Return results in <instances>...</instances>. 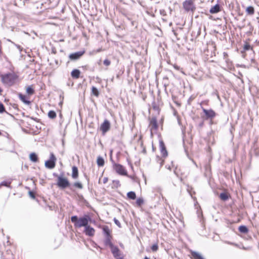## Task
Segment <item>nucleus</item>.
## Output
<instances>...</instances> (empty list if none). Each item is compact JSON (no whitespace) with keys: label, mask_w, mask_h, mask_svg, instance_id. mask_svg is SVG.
<instances>
[{"label":"nucleus","mask_w":259,"mask_h":259,"mask_svg":"<svg viewBox=\"0 0 259 259\" xmlns=\"http://www.w3.org/2000/svg\"><path fill=\"white\" fill-rule=\"evenodd\" d=\"M1 77L2 82L9 87L13 85L17 79V76L13 73L2 75Z\"/></svg>","instance_id":"1"},{"label":"nucleus","mask_w":259,"mask_h":259,"mask_svg":"<svg viewBox=\"0 0 259 259\" xmlns=\"http://www.w3.org/2000/svg\"><path fill=\"white\" fill-rule=\"evenodd\" d=\"M89 217L86 216L85 217L78 218L77 216H73L71 217V221L74 223V226L76 228H80L82 227H86L89 223Z\"/></svg>","instance_id":"2"},{"label":"nucleus","mask_w":259,"mask_h":259,"mask_svg":"<svg viewBox=\"0 0 259 259\" xmlns=\"http://www.w3.org/2000/svg\"><path fill=\"white\" fill-rule=\"evenodd\" d=\"M113 169L120 175H127V172L125 167L120 164L114 163L113 165Z\"/></svg>","instance_id":"3"},{"label":"nucleus","mask_w":259,"mask_h":259,"mask_svg":"<svg viewBox=\"0 0 259 259\" xmlns=\"http://www.w3.org/2000/svg\"><path fill=\"white\" fill-rule=\"evenodd\" d=\"M56 157L53 153H51L50 154V160L46 161L45 162L46 167L50 169L54 168L56 165Z\"/></svg>","instance_id":"4"},{"label":"nucleus","mask_w":259,"mask_h":259,"mask_svg":"<svg viewBox=\"0 0 259 259\" xmlns=\"http://www.w3.org/2000/svg\"><path fill=\"white\" fill-rule=\"evenodd\" d=\"M183 7L186 11L194 12L195 10V7L194 5L193 0H186L183 4Z\"/></svg>","instance_id":"5"},{"label":"nucleus","mask_w":259,"mask_h":259,"mask_svg":"<svg viewBox=\"0 0 259 259\" xmlns=\"http://www.w3.org/2000/svg\"><path fill=\"white\" fill-rule=\"evenodd\" d=\"M57 185L60 188H65L69 186V183L66 178L59 177L58 178Z\"/></svg>","instance_id":"6"},{"label":"nucleus","mask_w":259,"mask_h":259,"mask_svg":"<svg viewBox=\"0 0 259 259\" xmlns=\"http://www.w3.org/2000/svg\"><path fill=\"white\" fill-rule=\"evenodd\" d=\"M110 127V123L107 120H105L104 122L101 125L100 129L103 134L108 131Z\"/></svg>","instance_id":"7"},{"label":"nucleus","mask_w":259,"mask_h":259,"mask_svg":"<svg viewBox=\"0 0 259 259\" xmlns=\"http://www.w3.org/2000/svg\"><path fill=\"white\" fill-rule=\"evenodd\" d=\"M84 53V51H79L72 53L69 55V58L71 60H76L78 59Z\"/></svg>","instance_id":"8"},{"label":"nucleus","mask_w":259,"mask_h":259,"mask_svg":"<svg viewBox=\"0 0 259 259\" xmlns=\"http://www.w3.org/2000/svg\"><path fill=\"white\" fill-rule=\"evenodd\" d=\"M84 232L87 235L93 236L95 234V231L93 228L88 226V225L86 227H85Z\"/></svg>","instance_id":"9"},{"label":"nucleus","mask_w":259,"mask_h":259,"mask_svg":"<svg viewBox=\"0 0 259 259\" xmlns=\"http://www.w3.org/2000/svg\"><path fill=\"white\" fill-rule=\"evenodd\" d=\"M149 127H150L151 131L155 130L157 129L158 125L156 118H152L150 120Z\"/></svg>","instance_id":"10"},{"label":"nucleus","mask_w":259,"mask_h":259,"mask_svg":"<svg viewBox=\"0 0 259 259\" xmlns=\"http://www.w3.org/2000/svg\"><path fill=\"white\" fill-rule=\"evenodd\" d=\"M203 111L207 118H213L215 115V112L212 110H206L203 108Z\"/></svg>","instance_id":"11"},{"label":"nucleus","mask_w":259,"mask_h":259,"mask_svg":"<svg viewBox=\"0 0 259 259\" xmlns=\"http://www.w3.org/2000/svg\"><path fill=\"white\" fill-rule=\"evenodd\" d=\"M104 233L106 235V243H109L110 242V230L108 227L105 226L103 228Z\"/></svg>","instance_id":"12"},{"label":"nucleus","mask_w":259,"mask_h":259,"mask_svg":"<svg viewBox=\"0 0 259 259\" xmlns=\"http://www.w3.org/2000/svg\"><path fill=\"white\" fill-rule=\"evenodd\" d=\"M220 11V7L219 5H215L214 6L211 7L210 9L209 12L211 14L217 13Z\"/></svg>","instance_id":"13"},{"label":"nucleus","mask_w":259,"mask_h":259,"mask_svg":"<svg viewBox=\"0 0 259 259\" xmlns=\"http://www.w3.org/2000/svg\"><path fill=\"white\" fill-rule=\"evenodd\" d=\"M160 146L161 148V152L162 155L163 156H166L167 155V152L163 142L161 141L160 142Z\"/></svg>","instance_id":"14"},{"label":"nucleus","mask_w":259,"mask_h":259,"mask_svg":"<svg viewBox=\"0 0 259 259\" xmlns=\"http://www.w3.org/2000/svg\"><path fill=\"white\" fill-rule=\"evenodd\" d=\"M78 171L77 167L74 166L72 167V177L74 179H76L78 178Z\"/></svg>","instance_id":"15"},{"label":"nucleus","mask_w":259,"mask_h":259,"mask_svg":"<svg viewBox=\"0 0 259 259\" xmlns=\"http://www.w3.org/2000/svg\"><path fill=\"white\" fill-rule=\"evenodd\" d=\"M191 255L193 259H204L200 253L195 251H192Z\"/></svg>","instance_id":"16"},{"label":"nucleus","mask_w":259,"mask_h":259,"mask_svg":"<svg viewBox=\"0 0 259 259\" xmlns=\"http://www.w3.org/2000/svg\"><path fill=\"white\" fill-rule=\"evenodd\" d=\"M26 93L28 95H32L34 94V90L33 87V85H30L26 87Z\"/></svg>","instance_id":"17"},{"label":"nucleus","mask_w":259,"mask_h":259,"mask_svg":"<svg viewBox=\"0 0 259 259\" xmlns=\"http://www.w3.org/2000/svg\"><path fill=\"white\" fill-rule=\"evenodd\" d=\"M80 72L78 69H74L71 72V76L72 77L78 78L79 77Z\"/></svg>","instance_id":"18"},{"label":"nucleus","mask_w":259,"mask_h":259,"mask_svg":"<svg viewBox=\"0 0 259 259\" xmlns=\"http://www.w3.org/2000/svg\"><path fill=\"white\" fill-rule=\"evenodd\" d=\"M19 99L25 104L29 105L30 102L26 99V96L21 94H19Z\"/></svg>","instance_id":"19"},{"label":"nucleus","mask_w":259,"mask_h":259,"mask_svg":"<svg viewBox=\"0 0 259 259\" xmlns=\"http://www.w3.org/2000/svg\"><path fill=\"white\" fill-rule=\"evenodd\" d=\"M246 13L249 15H253L254 13V9L253 7L249 6L246 9Z\"/></svg>","instance_id":"20"},{"label":"nucleus","mask_w":259,"mask_h":259,"mask_svg":"<svg viewBox=\"0 0 259 259\" xmlns=\"http://www.w3.org/2000/svg\"><path fill=\"white\" fill-rule=\"evenodd\" d=\"M29 158L31 161L33 162H36L38 160L36 154L34 153H32L29 155Z\"/></svg>","instance_id":"21"},{"label":"nucleus","mask_w":259,"mask_h":259,"mask_svg":"<svg viewBox=\"0 0 259 259\" xmlns=\"http://www.w3.org/2000/svg\"><path fill=\"white\" fill-rule=\"evenodd\" d=\"M97 162L99 166H102L104 164V160L103 158L99 156L97 158Z\"/></svg>","instance_id":"22"},{"label":"nucleus","mask_w":259,"mask_h":259,"mask_svg":"<svg viewBox=\"0 0 259 259\" xmlns=\"http://www.w3.org/2000/svg\"><path fill=\"white\" fill-rule=\"evenodd\" d=\"M127 197L133 200H134L136 198V193L134 192L131 191L127 193Z\"/></svg>","instance_id":"23"},{"label":"nucleus","mask_w":259,"mask_h":259,"mask_svg":"<svg viewBox=\"0 0 259 259\" xmlns=\"http://www.w3.org/2000/svg\"><path fill=\"white\" fill-rule=\"evenodd\" d=\"M239 231L243 233H246L248 232V229L245 226H241L239 227Z\"/></svg>","instance_id":"24"},{"label":"nucleus","mask_w":259,"mask_h":259,"mask_svg":"<svg viewBox=\"0 0 259 259\" xmlns=\"http://www.w3.org/2000/svg\"><path fill=\"white\" fill-rule=\"evenodd\" d=\"M92 93L96 97H98L99 95V92L98 90V89L95 88V87H93L92 88Z\"/></svg>","instance_id":"25"},{"label":"nucleus","mask_w":259,"mask_h":259,"mask_svg":"<svg viewBox=\"0 0 259 259\" xmlns=\"http://www.w3.org/2000/svg\"><path fill=\"white\" fill-rule=\"evenodd\" d=\"M220 197L222 200L225 201L228 199V195L226 193H222L220 194Z\"/></svg>","instance_id":"26"},{"label":"nucleus","mask_w":259,"mask_h":259,"mask_svg":"<svg viewBox=\"0 0 259 259\" xmlns=\"http://www.w3.org/2000/svg\"><path fill=\"white\" fill-rule=\"evenodd\" d=\"M48 116L52 119L55 118L56 117V113L54 111H50L48 113Z\"/></svg>","instance_id":"27"},{"label":"nucleus","mask_w":259,"mask_h":259,"mask_svg":"<svg viewBox=\"0 0 259 259\" xmlns=\"http://www.w3.org/2000/svg\"><path fill=\"white\" fill-rule=\"evenodd\" d=\"M143 203H144V200L141 198H139L138 199H137V200L136 201V203L139 206H141L143 204Z\"/></svg>","instance_id":"28"},{"label":"nucleus","mask_w":259,"mask_h":259,"mask_svg":"<svg viewBox=\"0 0 259 259\" xmlns=\"http://www.w3.org/2000/svg\"><path fill=\"white\" fill-rule=\"evenodd\" d=\"M119 250L118 248L116 247L112 246L111 247V251L113 254L118 252Z\"/></svg>","instance_id":"29"},{"label":"nucleus","mask_w":259,"mask_h":259,"mask_svg":"<svg viewBox=\"0 0 259 259\" xmlns=\"http://www.w3.org/2000/svg\"><path fill=\"white\" fill-rule=\"evenodd\" d=\"M73 185L74 187L78 188L79 189H82L83 187L82 185L79 182H76Z\"/></svg>","instance_id":"30"},{"label":"nucleus","mask_w":259,"mask_h":259,"mask_svg":"<svg viewBox=\"0 0 259 259\" xmlns=\"http://www.w3.org/2000/svg\"><path fill=\"white\" fill-rule=\"evenodd\" d=\"M158 246L157 244H153L151 246V249L154 252L158 250Z\"/></svg>","instance_id":"31"},{"label":"nucleus","mask_w":259,"mask_h":259,"mask_svg":"<svg viewBox=\"0 0 259 259\" xmlns=\"http://www.w3.org/2000/svg\"><path fill=\"white\" fill-rule=\"evenodd\" d=\"M111 62L110 60L108 59H106L104 61V64L107 66H108L110 65Z\"/></svg>","instance_id":"32"},{"label":"nucleus","mask_w":259,"mask_h":259,"mask_svg":"<svg viewBox=\"0 0 259 259\" xmlns=\"http://www.w3.org/2000/svg\"><path fill=\"white\" fill-rule=\"evenodd\" d=\"M114 222L115 223V224L117 226H118L119 228L121 227V225H120V222H119V221L118 220H117L116 219L114 218Z\"/></svg>","instance_id":"33"},{"label":"nucleus","mask_w":259,"mask_h":259,"mask_svg":"<svg viewBox=\"0 0 259 259\" xmlns=\"http://www.w3.org/2000/svg\"><path fill=\"white\" fill-rule=\"evenodd\" d=\"M5 111V108L2 103H0V113L3 112Z\"/></svg>","instance_id":"34"},{"label":"nucleus","mask_w":259,"mask_h":259,"mask_svg":"<svg viewBox=\"0 0 259 259\" xmlns=\"http://www.w3.org/2000/svg\"><path fill=\"white\" fill-rule=\"evenodd\" d=\"M250 46L249 44H246L244 46V49L245 50H248L250 49Z\"/></svg>","instance_id":"35"},{"label":"nucleus","mask_w":259,"mask_h":259,"mask_svg":"<svg viewBox=\"0 0 259 259\" xmlns=\"http://www.w3.org/2000/svg\"><path fill=\"white\" fill-rule=\"evenodd\" d=\"M114 256L117 259V257H119V256H121V255L120 253V251H119L118 252H117L116 253H115L113 254Z\"/></svg>","instance_id":"36"},{"label":"nucleus","mask_w":259,"mask_h":259,"mask_svg":"<svg viewBox=\"0 0 259 259\" xmlns=\"http://www.w3.org/2000/svg\"><path fill=\"white\" fill-rule=\"evenodd\" d=\"M107 181H108V178L107 177L103 178V182L104 184L106 183L107 182Z\"/></svg>","instance_id":"37"},{"label":"nucleus","mask_w":259,"mask_h":259,"mask_svg":"<svg viewBox=\"0 0 259 259\" xmlns=\"http://www.w3.org/2000/svg\"><path fill=\"white\" fill-rule=\"evenodd\" d=\"M101 51H102L101 49H98L97 50L93 51V53L96 54V53H99V52H101Z\"/></svg>","instance_id":"38"},{"label":"nucleus","mask_w":259,"mask_h":259,"mask_svg":"<svg viewBox=\"0 0 259 259\" xmlns=\"http://www.w3.org/2000/svg\"><path fill=\"white\" fill-rule=\"evenodd\" d=\"M2 53H3V52H2V42L0 41V56L2 55Z\"/></svg>","instance_id":"39"},{"label":"nucleus","mask_w":259,"mask_h":259,"mask_svg":"<svg viewBox=\"0 0 259 259\" xmlns=\"http://www.w3.org/2000/svg\"><path fill=\"white\" fill-rule=\"evenodd\" d=\"M2 185H4V186H8V184L6 183V182H3L2 184H1Z\"/></svg>","instance_id":"40"},{"label":"nucleus","mask_w":259,"mask_h":259,"mask_svg":"<svg viewBox=\"0 0 259 259\" xmlns=\"http://www.w3.org/2000/svg\"><path fill=\"white\" fill-rule=\"evenodd\" d=\"M117 259H123L122 255L121 256H119V257H117Z\"/></svg>","instance_id":"41"},{"label":"nucleus","mask_w":259,"mask_h":259,"mask_svg":"<svg viewBox=\"0 0 259 259\" xmlns=\"http://www.w3.org/2000/svg\"><path fill=\"white\" fill-rule=\"evenodd\" d=\"M30 194L31 196H32V197H34V196L33 195L32 192H30Z\"/></svg>","instance_id":"42"},{"label":"nucleus","mask_w":259,"mask_h":259,"mask_svg":"<svg viewBox=\"0 0 259 259\" xmlns=\"http://www.w3.org/2000/svg\"><path fill=\"white\" fill-rule=\"evenodd\" d=\"M144 259H150V258H148V257L146 256V257H145V258Z\"/></svg>","instance_id":"43"},{"label":"nucleus","mask_w":259,"mask_h":259,"mask_svg":"<svg viewBox=\"0 0 259 259\" xmlns=\"http://www.w3.org/2000/svg\"><path fill=\"white\" fill-rule=\"evenodd\" d=\"M2 92V89H1V88H0V94H1Z\"/></svg>","instance_id":"44"},{"label":"nucleus","mask_w":259,"mask_h":259,"mask_svg":"<svg viewBox=\"0 0 259 259\" xmlns=\"http://www.w3.org/2000/svg\"><path fill=\"white\" fill-rule=\"evenodd\" d=\"M1 135V132H0V135Z\"/></svg>","instance_id":"45"}]
</instances>
